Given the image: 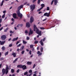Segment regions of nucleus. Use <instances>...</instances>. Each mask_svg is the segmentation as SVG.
Segmentation results:
<instances>
[{"label":"nucleus","mask_w":76,"mask_h":76,"mask_svg":"<svg viewBox=\"0 0 76 76\" xmlns=\"http://www.w3.org/2000/svg\"><path fill=\"white\" fill-rule=\"evenodd\" d=\"M38 41H35V42H34V44H37V43H38Z\"/></svg>","instance_id":"nucleus-37"},{"label":"nucleus","mask_w":76,"mask_h":76,"mask_svg":"<svg viewBox=\"0 0 76 76\" xmlns=\"http://www.w3.org/2000/svg\"><path fill=\"white\" fill-rule=\"evenodd\" d=\"M24 48V46H23L22 47H21V49L22 50H23Z\"/></svg>","instance_id":"nucleus-51"},{"label":"nucleus","mask_w":76,"mask_h":76,"mask_svg":"<svg viewBox=\"0 0 76 76\" xmlns=\"http://www.w3.org/2000/svg\"><path fill=\"white\" fill-rule=\"evenodd\" d=\"M42 39H41V40L40 41V43L41 45L43 46L44 44L42 42Z\"/></svg>","instance_id":"nucleus-15"},{"label":"nucleus","mask_w":76,"mask_h":76,"mask_svg":"<svg viewBox=\"0 0 76 76\" xmlns=\"http://www.w3.org/2000/svg\"><path fill=\"white\" fill-rule=\"evenodd\" d=\"M4 0L2 1V2H1V6H2V5L3 4V3H4Z\"/></svg>","instance_id":"nucleus-23"},{"label":"nucleus","mask_w":76,"mask_h":76,"mask_svg":"<svg viewBox=\"0 0 76 76\" xmlns=\"http://www.w3.org/2000/svg\"><path fill=\"white\" fill-rule=\"evenodd\" d=\"M18 58H16L14 61L13 62V63H15L16 61H17V60H18Z\"/></svg>","instance_id":"nucleus-26"},{"label":"nucleus","mask_w":76,"mask_h":76,"mask_svg":"<svg viewBox=\"0 0 76 76\" xmlns=\"http://www.w3.org/2000/svg\"><path fill=\"white\" fill-rule=\"evenodd\" d=\"M42 13V12L41 11H40L39 12H38V13L39 14H40Z\"/></svg>","instance_id":"nucleus-62"},{"label":"nucleus","mask_w":76,"mask_h":76,"mask_svg":"<svg viewBox=\"0 0 76 76\" xmlns=\"http://www.w3.org/2000/svg\"><path fill=\"white\" fill-rule=\"evenodd\" d=\"M21 9V8L20 6L18 7V11L17 12V13L18 17H20V19H22L23 17V15L22 14H21V13H20V10Z\"/></svg>","instance_id":"nucleus-3"},{"label":"nucleus","mask_w":76,"mask_h":76,"mask_svg":"<svg viewBox=\"0 0 76 76\" xmlns=\"http://www.w3.org/2000/svg\"><path fill=\"white\" fill-rule=\"evenodd\" d=\"M34 20V19L33 17H31L30 18V23H32V22H33Z\"/></svg>","instance_id":"nucleus-9"},{"label":"nucleus","mask_w":76,"mask_h":76,"mask_svg":"<svg viewBox=\"0 0 76 76\" xmlns=\"http://www.w3.org/2000/svg\"><path fill=\"white\" fill-rule=\"evenodd\" d=\"M26 26L27 27L29 28L30 27V23H28V22H27V23H26Z\"/></svg>","instance_id":"nucleus-11"},{"label":"nucleus","mask_w":76,"mask_h":76,"mask_svg":"<svg viewBox=\"0 0 76 76\" xmlns=\"http://www.w3.org/2000/svg\"><path fill=\"white\" fill-rule=\"evenodd\" d=\"M25 52V51L24 50H23V51L22 52H21V54H22V55H23L24 53Z\"/></svg>","instance_id":"nucleus-40"},{"label":"nucleus","mask_w":76,"mask_h":76,"mask_svg":"<svg viewBox=\"0 0 76 76\" xmlns=\"http://www.w3.org/2000/svg\"><path fill=\"white\" fill-rule=\"evenodd\" d=\"M5 41H4V42H3V41L2 42L0 43V45H3L4 44V43H5Z\"/></svg>","instance_id":"nucleus-20"},{"label":"nucleus","mask_w":76,"mask_h":76,"mask_svg":"<svg viewBox=\"0 0 76 76\" xmlns=\"http://www.w3.org/2000/svg\"><path fill=\"white\" fill-rule=\"evenodd\" d=\"M42 55V53H40L38 55V56H41Z\"/></svg>","instance_id":"nucleus-47"},{"label":"nucleus","mask_w":76,"mask_h":76,"mask_svg":"<svg viewBox=\"0 0 76 76\" xmlns=\"http://www.w3.org/2000/svg\"><path fill=\"white\" fill-rule=\"evenodd\" d=\"M33 76H37V75L36 74H34Z\"/></svg>","instance_id":"nucleus-64"},{"label":"nucleus","mask_w":76,"mask_h":76,"mask_svg":"<svg viewBox=\"0 0 76 76\" xmlns=\"http://www.w3.org/2000/svg\"><path fill=\"white\" fill-rule=\"evenodd\" d=\"M8 52L7 51V52H6L5 53V56H6L7 55H8Z\"/></svg>","instance_id":"nucleus-32"},{"label":"nucleus","mask_w":76,"mask_h":76,"mask_svg":"<svg viewBox=\"0 0 76 76\" xmlns=\"http://www.w3.org/2000/svg\"><path fill=\"white\" fill-rule=\"evenodd\" d=\"M23 5H21L20 6H19L20 7V8L21 9L23 7Z\"/></svg>","instance_id":"nucleus-39"},{"label":"nucleus","mask_w":76,"mask_h":76,"mask_svg":"<svg viewBox=\"0 0 76 76\" xmlns=\"http://www.w3.org/2000/svg\"><path fill=\"white\" fill-rule=\"evenodd\" d=\"M19 72V69H18L17 70V73H18V72Z\"/></svg>","instance_id":"nucleus-55"},{"label":"nucleus","mask_w":76,"mask_h":76,"mask_svg":"<svg viewBox=\"0 0 76 76\" xmlns=\"http://www.w3.org/2000/svg\"><path fill=\"white\" fill-rule=\"evenodd\" d=\"M2 20L1 18H0V23L2 22Z\"/></svg>","instance_id":"nucleus-53"},{"label":"nucleus","mask_w":76,"mask_h":76,"mask_svg":"<svg viewBox=\"0 0 76 76\" xmlns=\"http://www.w3.org/2000/svg\"><path fill=\"white\" fill-rule=\"evenodd\" d=\"M40 29L42 30H44L45 29V28L44 27H40Z\"/></svg>","instance_id":"nucleus-41"},{"label":"nucleus","mask_w":76,"mask_h":76,"mask_svg":"<svg viewBox=\"0 0 76 76\" xmlns=\"http://www.w3.org/2000/svg\"><path fill=\"white\" fill-rule=\"evenodd\" d=\"M47 19V18H45V19H44V20H42V21H45Z\"/></svg>","instance_id":"nucleus-54"},{"label":"nucleus","mask_w":76,"mask_h":76,"mask_svg":"<svg viewBox=\"0 0 76 76\" xmlns=\"http://www.w3.org/2000/svg\"><path fill=\"white\" fill-rule=\"evenodd\" d=\"M29 53L30 55H31V50H30L29 51Z\"/></svg>","instance_id":"nucleus-49"},{"label":"nucleus","mask_w":76,"mask_h":76,"mask_svg":"<svg viewBox=\"0 0 76 76\" xmlns=\"http://www.w3.org/2000/svg\"><path fill=\"white\" fill-rule=\"evenodd\" d=\"M40 1H41V0H38L37 3H38V4H39L40 3Z\"/></svg>","instance_id":"nucleus-35"},{"label":"nucleus","mask_w":76,"mask_h":76,"mask_svg":"<svg viewBox=\"0 0 76 76\" xmlns=\"http://www.w3.org/2000/svg\"><path fill=\"white\" fill-rule=\"evenodd\" d=\"M11 20L12 21H14V20L13 18H12V20Z\"/></svg>","instance_id":"nucleus-61"},{"label":"nucleus","mask_w":76,"mask_h":76,"mask_svg":"<svg viewBox=\"0 0 76 76\" xmlns=\"http://www.w3.org/2000/svg\"><path fill=\"white\" fill-rule=\"evenodd\" d=\"M35 5L33 4L31 5H30V9L31 10V11H33L35 9Z\"/></svg>","instance_id":"nucleus-5"},{"label":"nucleus","mask_w":76,"mask_h":76,"mask_svg":"<svg viewBox=\"0 0 76 76\" xmlns=\"http://www.w3.org/2000/svg\"><path fill=\"white\" fill-rule=\"evenodd\" d=\"M4 59V58L3 57H2L0 58V60H3Z\"/></svg>","instance_id":"nucleus-44"},{"label":"nucleus","mask_w":76,"mask_h":76,"mask_svg":"<svg viewBox=\"0 0 76 76\" xmlns=\"http://www.w3.org/2000/svg\"><path fill=\"white\" fill-rule=\"evenodd\" d=\"M54 22L55 23H56V24H58L59 22V21L58 20H57V19H55L54 21Z\"/></svg>","instance_id":"nucleus-7"},{"label":"nucleus","mask_w":76,"mask_h":76,"mask_svg":"<svg viewBox=\"0 0 76 76\" xmlns=\"http://www.w3.org/2000/svg\"><path fill=\"white\" fill-rule=\"evenodd\" d=\"M37 71H35L34 72V73H35V74H37Z\"/></svg>","instance_id":"nucleus-63"},{"label":"nucleus","mask_w":76,"mask_h":76,"mask_svg":"<svg viewBox=\"0 0 76 76\" xmlns=\"http://www.w3.org/2000/svg\"><path fill=\"white\" fill-rule=\"evenodd\" d=\"M27 64L28 65H31L32 64V62L28 61L27 62Z\"/></svg>","instance_id":"nucleus-16"},{"label":"nucleus","mask_w":76,"mask_h":76,"mask_svg":"<svg viewBox=\"0 0 76 76\" xmlns=\"http://www.w3.org/2000/svg\"><path fill=\"white\" fill-rule=\"evenodd\" d=\"M21 45V44H19V45H17V47H20Z\"/></svg>","instance_id":"nucleus-38"},{"label":"nucleus","mask_w":76,"mask_h":76,"mask_svg":"<svg viewBox=\"0 0 76 76\" xmlns=\"http://www.w3.org/2000/svg\"><path fill=\"white\" fill-rule=\"evenodd\" d=\"M3 29V27H1V28L0 29V31H1Z\"/></svg>","instance_id":"nucleus-58"},{"label":"nucleus","mask_w":76,"mask_h":76,"mask_svg":"<svg viewBox=\"0 0 76 76\" xmlns=\"http://www.w3.org/2000/svg\"><path fill=\"white\" fill-rule=\"evenodd\" d=\"M10 33L11 34H12V33H14V31H12V30H10Z\"/></svg>","instance_id":"nucleus-42"},{"label":"nucleus","mask_w":76,"mask_h":76,"mask_svg":"<svg viewBox=\"0 0 76 76\" xmlns=\"http://www.w3.org/2000/svg\"><path fill=\"white\" fill-rule=\"evenodd\" d=\"M23 26V24H18V25H17V27H19L20 26L22 27Z\"/></svg>","instance_id":"nucleus-17"},{"label":"nucleus","mask_w":76,"mask_h":76,"mask_svg":"<svg viewBox=\"0 0 76 76\" xmlns=\"http://www.w3.org/2000/svg\"><path fill=\"white\" fill-rule=\"evenodd\" d=\"M40 53V52L38 51L37 52V54H39Z\"/></svg>","instance_id":"nucleus-56"},{"label":"nucleus","mask_w":76,"mask_h":76,"mask_svg":"<svg viewBox=\"0 0 76 76\" xmlns=\"http://www.w3.org/2000/svg\"><path fill=\"white\" fill-rule=\"evenodd\" d=\"M37 30L36 31V33L37 34H38L40 36H41L42 35V32L41 31H39V29L37 28V27L36 25H34V31H35L36 30Z\"/></svg>","instance_id":"nucleus-2"},{"label":"nucleus","mask_w":76,"mask_h":76,"mask_svg":"<svg viewBox=\"0 0 76 76\" xmlns=\"http://www.w3.org/2000/svg\"><path fill=\"white\" fill-rule=\"evenodd\" d=\"M18 37H17L16 38H14L12 40V41L13 42H14L15 41H17L18 39Z\"/></svg>","instance_id":"nucleus-13"},{"label":"nucleus","mask_w":76,"mask_h":76,"mask_svg":"<svg viewBox=\"0 0 76 76\" xmlns=\"http://www.w3.org/2000/svg\"><path fill=\"white\" fill-rule=\"evenodd\" d=\"M11 69L10 66H9L8 67V66L7 65H6V67L5 69H3L2 70V72L3 74L2 75H3L5 73L6 75L9 72L8 70H10Z\"/></svg>","instance_id":"nucleus-1"},{"label":"nucleus","mask_w":76,"mask_h":76,"mask_svg":"<svg viewBox=\"0 0 76 76\" xmlns=\"http://www.w3.org/2000/svg\"><path fill=\"white\" fill-rule=\"evenodd\" d=\"M47 10H50V8L49 7H47V9H46Z\"/></svg>","instance_id":"nucleus-34"},{"label":"nucleus","mask_w":76,"mask_h":76,"mask_svg":"<svg viewBox=\"0 0 76 76\" xmlns=\"http://www.w3.org/2000/svg\"><path fill=\"white\" fill-rule=\"evenodd\" d=\"M54 0H53V1H52L51 3V5H52L53 4V2H54Z\"/></svg>","instance_id":"nucleus-46"},{"label":"nucleus","mask_w":76,"mask_h":76,"mask_svg":"<svg viewBox=\"0 0 76 76\" xmlns=\"http://www.w3.org/2000/svg\"><path fill=\"white\" fill-rule=\"evenodd\" d=\"M43 16H46L47 17H49V14H48V12H45V13L43 15Z\"/></svg>","instance_id":"nucleus-12"},{"label":"nucleus","mask_w":76,"mask_h":76,"mask_svg":"<svg viewBox=\"0 0 76 76\" xmlns=\"http://www.w3.org/2000/svg\"><path fill=\"white\" fill-rule=\"evenodd\" d=\"M9 29V28H6V29H5L4 30V32H7V30Z\"/></svg>","instance_id":"nucleus-21"},{"label":"nucleus","mask_w":76,"mask_h":76,"mask_svg":"<svg viewBox=\"0 0 76 76\" xmlns=\"http://www.w3.org/2000/svg\"><path fill=\"white\" fill-rule=\"evenodd\" d=\"M1 49L2 50H5V47H4V46H3L2 47Z\"/></svg>","instance_id":"nucleus-24"},{"label":"nucleus","mask_w":76,"mask_h":76,"mask_svg":"<svg viewBox=\"0 0 76 76\" xmlns=\"http://www.w3.org/2000/svg\"><path fill=\"white\" fill-rule=\"evenodd\" d=\"M16 15L17 14L16 13H14L12 15L13 17L15 19H16L17 18Z\"/></svg>","instance_id":"nucleus-10"},{"label":"nucleus","mask_w":76,"mask_h":76,"mask_svg":"<svg viewBox=\"0 0 76 76\" xmlns=\"http://www.w3.org/2000/svg\"><path fill=\"white\" fill-rule=\"evenodd\" d=\"M6 10H4V11H3V13L4 14L6 13Z\"/></svg>","instance_id":"nucleus-57"},{"label":"nucleus","mask_w":76,"mask_h":76,"mask_svg":"<svg viewBox=\"0 0 76 76\" xmlns=\"http://www.w3.org/2000/svg\"><path fill=\"white\" fill-rule=\"evenodd\" d=\"M6 38V37L5 35H2L1 37V38L3 40H5Z\"/></svg>","instance_id":"nucleus-6"},{"label":"nucleus","mask_w":76,"mask_h":76,"mask_svg":"<svg viewBox=\"0 0 76 76\" xmlns=\"http://www.w3.org/2000/svg\"><path fill=\"white\" fill-rule=\"evenodd\" d=\"M25 34H27L28 33V32L27 30H26L25 31Z\"/></svg>","instance_id":"nucleus-36"},{"label":"nucleus","mask_w":76,"mask_h":76,"mask_svg":"<svg viewBox=\"0 0 76 76\" xmlns=\"http://www.w3.org/2000/svg\"><path fill=\"white\" fill-rule=\"evenodd\" d=\"M37 0H33V3H34L35 1H36Z\"/></svg>","instance_id":"nucleus-59"},{"label":"nucleus","mask_w":76,"mask_h":76,"mask_svg":"<svg viewBox=\"0 0 76 76\" xmlns=\"http://www.w3.org/2000/svg\"><path fill=\"white\" fill-rule=\"evenodd\" d=\"M46 38L45 37V38H44V39H43V40H42V41H43V42H45V40H46Z\"/></svg>","instance_id":"nucleus-43"},{"label":"nucleus","mask_w":76,"mask_h":76,"mask_svg":"<svg viewBox=\"0 0 76 76\" xmlns=\"http://www.w3.org/2000/svg\"><path fill=\"white\" fill-rule=\"evenodd\" d=\"M33 30H32L31 29H30V32H29V33H30L31 34H33Z\"/></svg>","instance_id":"nucleus-19"},{"label":"nucleus","mask_w":76,"mask_h":76,"mask_svg":"<svg viewBox=\"0 0 76 76\" xmlns=\"http://www.w3.org/2000/svg\"><path fill=\"white\" fill-rule=\"evenodd\" d=\"M12 55L14 57H15L16 56V55L15 53H13L12 54Z\"/></svg>","instance_id":"nucleus-22"},{"label":"nucleus","mask_w":76,"mask_h":76,"mask_svg":"<svg viewBox=\"0 0 76 76\" xmlns=\"http://www.w3.org/2000/svg\"><path fill=\"white\" fill-rule=\"evenodd\" d=\"M35 66H36L35 64H34V66H33V68H34L35 67Z\"/></svg>","instance_id":"nucleus-52"},{"label":"nucleus","mask_w":76,"mask_h":76,"mask_svg":"<svg viewBox=\"0 0 76 76\" xmlns=\"http://www.w3.org/2000/svg\"><path fill=\"white\" fill-rule=\"evenodd\" d=\"M42 9L41 8H40L38 9L37 10V12H39L40 11V10Z\"/></svg>","instance_id":"nucleus-29"},{"label":"nucleus","mask_w":76,"mask_h":76,"mask_svg":"<svg viewBox=\"0 0 76 76\" xmlns=\"http://www.w3.org/2000/svg\"><path fill=\"white\" fill-rule=\"evenodd\" d=\"M40 50H41V52H42L43 50V48L42 47H41Z\"/></svg>","instance_id":"nucleus-31"},{"label":"nucleus","mask_w":76,"mask_h":76,"mask_svg":"<svg viewBox=\"0 0 76 76\" xmlns=\"http://www.w3.org/2000/svg\"><path fill=\"white\" fill-rule=\"evenodd\" d=\"M20 41H18V42H17L16 43V45H18V44L19 43H20V42H19Z\"/></svg>","instance_id":"nucleus-48"},{"label":"nucleus","mask_w":76,"mask_h":76,"mask_svg":"<svg viewBox=\"0 0 76 76\" xmlns=\"http://www.w3.org/2000/svg\"><path fill=\"white\" fill-rule=\"evenodd\" d=\"M5 17V14H4L3 15H2V18H4Z\"/></svg>","instance_id":"nucleus-33"},{"label":"nucleus","mask_w":76,"mask_h":76,"mask_svg":"<svg viewBox=\"0 0 76 76\" xmlns=\"http://www.w3.org/2000/svg\"><path fill=\"white\" fill-rule=\"evenodd\" d=\"M14 71H15V70L13 69H11V72L12 73H13L14 72Z\"/></svg>","instance_id":"nucleus-25"},{"label":"nucleus","mask_w":76,"mask_h":76,"mask_svg":"<svg viewBox=\"0 0 76 76\" xmlns=\"http://www.w3.org/2000/svg\"><path fill=\"white\" fill-rule=\"evenodd\" d=\"M34 45H30V48H33Z\"/></svg>","instance_id":"nucleus-27"},{"label":"nucleus","mask_w":76,"mask_h":76,"mask_svg":"<svg viewBox=\"0 0 76 76\" xmlns=\"http://www.w3.org/2000/svg\"><path fill=\"white\" fill-rule=\"evenodd\" d=\"M23 44H26L27 43V42H25L24 40H23Z\"/></svg>","instance_id":"nucleus-30"},{"label":"nucleus","mask_w":76,"mask_h":76,"mask_svg":"<svg viewBox=\"0 0 76 76\" xmlns=\"http://www.w3.org/2000/svg\"><path fill=\"white\" fill-rule=\"evenodd\" d=\"M12 44H11L10 45H9V47H11L12 46Z\"/></svg>","instance_id":"nucleus-50"},{"label":"nucleus","mask_w":76,"mask_h":76,"mask_svg":"<svg viewBox=\"0 0 76 76\" xmlns=\"http://www.w3.org/2000/svg\"><path fill=\"white\" fill-rule=\"evenodd\" d=\"M17 67H19L20 68H22L23 70H25L27 68L26 66L25 65H19Z\"/></svg>","instance_id":"nucleus-4"},{"label":"nucleus","mask_w":76,"mask_h":76,"mask_svg":"<svg viewBox=\"0 0 76 76\" xmlns=\"http://www.w3.org/2000/svg\"><path fill=\"white\" fill-rule=\"evenodd\" d=\"M26 39L27 40H29V37H27Z\"/></svg>","instance_id":"nucleus-45"},{"label":"nucleus","mask_w":76,"mask_h":76,"mask_svg":"<svg viewBox=\"0 0 76 76\" xmlns=\"http://www.w3.org/2000/svg\"><path fill=\"white\" fill-rule=\"evenodd\" d=\"M41 7H41V8L42 9L43 8L45 7V4H41Z\"/></svg>","instance_id":"nucleus-18"},{"label":"nucleus","mask_w":76,"mask_h":76,"mask_svg":"<svg viewBox=\"0 0 76 76\" xmlns=\"http://www.w3.org/2000/svg\"><path fill=\"white\" fill-rule=\"evenodd\" d=\"M28 72H25L24 73V75H27V74H28Z\"/></svg>","instance_id":"nucleus-28"},{"label":"nucleus","mask_w":76,"mask_h":76,"mask_svg":"<svg viewBox=\"0 0 76 76\" xmlns=\"http://www.w3.org/2000/svg\"><path fill=\"white\" fill-rule=\"evenodd\" d=\"M32 50L33 51L34 50V48H32Z\"/></svg>","instance_id":"nucleus-60"},{"label":"nucleus","mask_w":76,"mask_h":76,"mask_svg":"<svg viewBox=\"0 0 76 76\" xmlns=\"http://www.w3.org/2000/svg\"><path fill=\"white\" fill-rule=\"evenodd\" d=\"M32 72V71L31 70H29V73H31V74L28 75H27L26 76H31L32 75V73H31V72Z\"/></svg>","instance_id":"nucleus-8"},{"label":"nucleus","mask_w":76,"mask_h":76,"mask_svg":"<svg viewBox=\"0 0 76 76\" xmlns=\"http://www.w3.org/2000/svg\"><path fill=\"white\" fill-rule=\"evenodd\" d=\"M58 2V0H54V4L56 5Z\"/></svg>","instance_id":"nucleus-14"}]
</instances>
